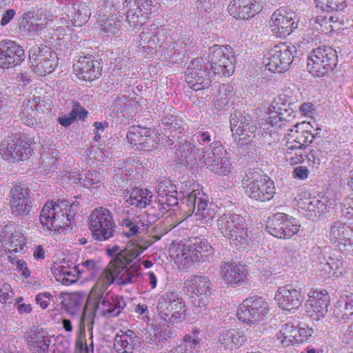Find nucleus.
Returning a JSON list of instances; mask_svg holds the SVG:
<instances>
[{
	"label": "nucleus",
	"mask_w": 353,
	"mask_h": 353,
	"mask_svg": "<svg viewBox=\"0 0 353 353\" xmlns=\"http://www.w3.org/2000/svg\"><path fill=\"white\" fill-rule=\"evenodd\" d=\"M117 261L118 259L114 260L110 265V268L113 271V274L106 272L101 275L91 291V294L95 300L94 314L106 318L118 316L126 305L122 296L106 292L107 288L114 282L119 285H126L137 281L134 280V273H131L122 268L119 270L115 269V263L118 264Z\"/></svg>",
	"instance_id": "nucleus-1"
},
{
	"label": "nucleus",
	"mask_w": 353,
	"mask_h": 353,
	"mask_svg": "<svg viewBox=\"0 0 353 353\" xmlns=\"http://www.w3.org/2000/svg\"><path fill=\"white\" fill-rule=\"evenodd\" d=\"M151 243L150 241L146 240L143 238H138L137 240L130 241L124 249L120 250V248L119 245H115L112 248H108L106 249L107 254L112 257V260L110 261L108 265L102 274H105L106 272H110V273H113V271L110 270V265L115 260L118 259L117 262H120L118 264L115 263V269L119 268H122V269L128 270V272L131 273H134V280L138 279L140 273L139 271L141 270V264L140 260H138L132 263L130 268L128 267V264H130L134 260L137 259L148 247L151 245Z\"/></svg>",
	"instance_id": "nucleus-2"
},
{
	"label": "nucleus",
	"mask_w": 353,
	"mask_h": 353,
	"mask_svg": "<svg viewBox=\"0 0 353 353\" xmlns=\"http://www.w3.org/2000/svg\"><path fill=\"white\" fill-rule=\"evenodd\" d=\"M79 203H70L67 200L48 201L43 207L40 213V221L50 230L57 231L71 225L72 213L77 212Z\"/></svg>",
	"instance_id": "nucleus-3"
},
{
	"label": "nucleus",
	"mask_w": 353,
	"mask_h": 353,
	"mask_svg": "<svg viewBox=\"0 0 353 353\" xmlns=\"http://www.w3.org/2000/svg\"><path fill=\"white\" fill-rule=\"evenodd\" d=\"M201 59L210 65L213 75L230 77L234 71L236 57L230 46L214 45L208 48Z\"/></svg>",
	"instance_id": "nucleus-4"
},
{
	"label": "nucleus",
	"mask_w": 353,
	"mask_h": 353,
	"mask_svg": "<svg viewBox=\"0 0 353 353\" xmlns=\"http://www.w3.org/2000/svg\"><path fill=\"white\" fill-rule=\"evenodd\" d=\"M219 230L234 246L248 245L249 236L245 219L240 214L225 213L217 220Z\"/></svg>",
	"instance_id": "nucleus-5"
},
{
	"label": "nucleus",
	"mask_w": 353,
	"mask_h": 353,
	"mask_svg": "<svg viewBox=\"0 0 353 353\" xmlns=\"http://www.w3.org/2000/svg\"><path fill=\"white\" fill-rule=\"evenodd\" d=\"M88 225L92 238L97 241H106L114 236L117 225L112 213L106 208L93 210L89 216Z\"/></svg>",
	"instance_id": "nucleus-6"
},
{
	"label": "nucleus",
	"mask_w": 353,
	"mask_h": 353,
	"mask_svg": "<svg viewBox=\"0 0 353 353\" xmlns=\"http://www.w3.org/2000/svg\"><path fill=\"white\" fill-rule=\"evenodd\" d=\"M338 56L329 46H321L313 49L307 57V69L316 77H324L332 72L336 65Z\"/></svg>",
	"instance_id": "nucleus-7"
},
{
	"label": "nucleus",
	"mask_w": 353,
	"mask_h": 353,
	"mask_svg": "<svg viewBox=\"0 0 353 353\" xmlns=\"http://www.w3.org/2000/svg\"><path fill=\"white\" fill-rule=\"evenodd\" d=\"M157 308L161 318L172 325L183 321L186 316L185 302L175 292H166L160 295Z\"/></svg>",
	"instance_id": "nucleus-8"
},
{
	"label": "nucleus",
	"mask_w": 353,
	"mask_h": 353,
	"mask_svg": "<svg viewBox=\"0 0 353 353\" xmlns=\"http://www.w3.org/2000/svg\"><path fill=\"white\" fill-rule=\"evenodd\" d=\"M185 192V194L183 193L181 195L182 205L181 208L191 214H194L205 223H209L214 218L215 212L210 208L208 195L199 190H193L190 192L189 190Z\"/></svg>",
	"instance_id": "nucleus-9"
},
{
	"label": "nucleus",
	"mask_w": 353,
	"mask_h": 353,
	"mask_svg": "<svg viewBox=\"0 0 353 353\" xmlns=\"http://www.w3.org/2000/svg\"><path fill=\"white\" fill-rule=\"evenodd\" d=\"M246 185V193L256 201L265 202L271 200L275 194L274 181L267 175L261 174L255 170H249L243 179Z\"/></svg>",
	"instance_id": "nucleus-10"
},
{
	"label": "nucleus",
	"mask_w": 353,
	"mask_h": 353,
	"mask_svg": "<svg viewBox=\"0 0 353 353\" xmlns=\"http://www.w3.org/2000/svg\"><path fill=\"white\" fill-rule=\"evenodd\" d=\"M213 283L203 276H193L184 283V291L190 296L194 307L205 308L209 305L212 294Z\"/></svg>",
	"instance_id": "nucleus-11"
},
{
	"label": "nucleus",
	"mask_w": 353,
	"mask_h": 353,
	"mask_svg": "<svg viewBox=\"0 0 353 353\" xmlns=\"http://www.w3.org/2000/svg\"><path fill=\"white\" fill-rule=\"evenodd\" d=\"M270 308L265 299L254 296L245 299L238 307L236 316L244 323L256 324L267 316Z\"/></svg>",
	"instance_id": "nucleus-12"
},
{
	"label": "nucleus",
	"mask_w": 353,
	"mask_h": 353,
	"mask_svg": "<svg viewBox=\"0 0 353 353\" xmlns=\"http://www.w3.org/2000/svg\"><path fill=\"white\" fill-rule=\"evenodd\" d=\"M296 48L286 43H281L271 49L263 63L265 68L273 72H283L288 70L293 62Z\"/></svg>",
	"instance_id": "nucleus-13"
},
{
	"label": "nucleus",
	"mask_w": 353,
	"mask_h": 353,
	"mask_svg": "<svg viewBox=\"0 0 353 353\" xmlns=\"http://www.w3.org/2000/svg\"><path fill=\"white\" fill-rule=\"evenodd\" d=\"M0 151L4 159L23 161L29 158L32 149L25 136L16 134L8 137L1 142Z\"/></svg>",
	"instance_id": "nucleus-14"
},
{
	"label": "nucleus",
	"mask_w": 353,
	"mask_h": 353,
	"mask_svg": "<svg viewBox=\"0 0 353 353\" xmlns=\"http://www.w3.org/2000/svg\"><path fill=\"white\" fill-rule=\"evenodd\" d=\"M230 123L234 140L238 145H247L252 141L257 127L249 116L234 111L230 115Z\"/></svg>",
	"instance_id": "nucleus-15"
},
{
	"label": "nucleus",
	"mask_w": 353,
	"mask_h": 353,
	"mask_svg": "<svg viewBox=\"0 0 353 353\" xmlns=\"http://www.w3.org/2000/svg\"><path fill=\"white\" fill-rule=\"evenodd\" d=\"M317 248L316 252L318 254L316 259H313V267L321 272L322 274L329 276H341L346 272L347 263L336 252H327L319 251Z\"/></svg>",
	"instance_id": "nucleus-16"
},
{
	"label": "nucleus",
	"mask_w": 353,
	"mask_h": 353,
	"mask_svg": "<svg viewBox=\"0 0 353 353\" xmlns=\"http://www.w3.org/2000/svg\"><path fill=\"white\" fill-rule=\"evenodd\" d=\"M265 228L269 234L276 238L290 239L299 232L300 225L293 216L276 213L268 218Z\"/></svg>",
	"instance_id": "nucleus-17"
},
{
	"label": "nucleus",
	"mask_w": 353,
	"mask_h": 353,
	"mask_svg": "<svg viewBox=\"0 0 353 353\" xmlns=\"http://www.w3.org/2000/svg\"><path fill=\"white\" fill-rule=\"evenodd\" d=\"M201 58L191 61L185 72V81L193 90L197 91L208 88L212 82L208 67Z\"/></svg>",
	"instance_id": "nucleus-18"
},
{
	"label": "nucleus",
	"mask_w": 353,
	"mask_h": 353,
	"mask_svg": "<svg viewBox=\"0 0 353 353\" xmlns=\"http://www.w3.org/2000/svg\"><path fill=\"white\" fill-rule=\"evenodd\" d=\"M327 237L341 252L353 254V228L335 221L330 224Z\"/></svg>",
	"instance_id": "nucleus-19"
},
{
	"label": "nucleus",
	"mask_w": 353,
	"mask_h": 353,
	"mask_svg": "<svg viewBox=\"0 0 353 353\" xmlns=\"http://www.w3.org/2000/svg\"><path fill=\"white\" fill-rule=\"evenodd\" d=\"M295 13L281 7L272 15L269 24L272 32L277 37L285 38L297 28Z\"/></svg>",
	"instance_id": "nucleus-20"
},
{
	"label": "nucleus",
	"mask_w": 353,
	"mask_h": 353,
	"mask_svg": "<svg viewBox=\"0 0 353 353\" xmlns=\"http://www.w3.org/2000/svg\"><path fill=\"white\" fill-rule=\"evenodd\" d=\"M22 46L16 41L4 39L0 41V68H14L25 59Z\"/></svg>",
	"instance_id": "nucleus-21"
},
{
	"label": "nucleus",
	"mask_w": 353,
	"mask_h": 353,
	"mask_svg": "<svg viewBox=\"0 0 353 353\" xmlns=\"http://www.w3.org/2000/svg\"><path fill=\"white\" fill-rule=\"evenodd\" d=\"M305 312L312 319L319 321L326 315L330 303V296L325 290H313L308 294Z\"/></svg>",
	"instance_id": "nucleus-22"
},
{
	"label": "nucleus",
	"mask_w": 353,
	"mask_h": 353,
	"mask_svg": "<svg viewBox=\"0 0 353 353\" xmlns=\"http://www.w3.org/2000/svg\"><path fill=\"white\" fill-rule=\"evenodd\" d=\"M185 192V190L178 192L170 181L159 182L157 185L159 206L162 207L165 212L168 210L169 208L178 205L179 201L181 202V195Z\"/></svg>",
	"instance_id": "nucleus-23"
},
{
	"label": "nucleus",
	"mask_w": 353,
	"mask_h": 353,
	"mask_svg": "<svg viewBox=\"0 0 353 353\" xmlns=\"http://www.w3.org/2000/svg\"><path fill=\"white\" fill-rule=\"evenodd\" d=\"M263 8L259 0H233L228 6V12L233 17L248 19Z\"/></svg>",
	"instance_id": "nucleus-24"
},
{
	"label": "nucleus",
	"mask_w": 353,
	"mask_h": 353,
	"mask_svg": "<svg viewBox=\"0 0 353 353\" xmlns=\"http://www.w3.org/2000/svg\"><path fill=\"white\" fill-rule=\"evenodd\" d=\"M223 281L232 288L245 283L248 270L245 265L236 263H224L221 267Z\"/></svg>",
	"instance_id": "nucleus-25"
},
{
	"label": "nucleus",
	"mask_w": 353,
	"mask_h": 353,
	"mask_svg": "<svg viewBox=\"0 0 353 353\" xmlns=\"http://www.w3.org/2000/svg\"><path fill=\"white\" fill-rule=\"evenodd\" d=\"M143 342V338L133 330H120L114 336V347L119 353H133L134 350L140 348Z\"/></svg>",
	"instance_id": "nucleus-26"
},
{
	"label": "nucleus",
	"mask_w": 353,
	"mask_h": 353,
	"mask_svg": "<svg viewBox=\"0 0 353 353\" xmlns=\"http://www.w3.org/2000/svg\"><path fill=\"white\" fill-rule=\"evenodd\" d=\"M73 69L79 79L92 81L100 75L101 64L92 56H84L73 65Z\"/></svg>",
	"instance_id": "nucleus-27"
},
{
	"label": "nucleus",
	"mask_w": 353,
	"mask_h": 353,
	"mask_svg": "<svg viewBox=\"0 0 353 353\" xmlns=\"http://www.w3.org/2000/svg\"><path fill=\"white\" fill-rule=\"evenodd\" d=\"M276 297L279 307L288 311L297 309L305 299L300 290L289 285L279 288Z\"/></svg>",
	"instance_id": "nucleus-28"
},
{
	"label": "nucleus",
	"mask_w": 353,
	"mask_h": 353,
	"mask_svg": "<svg viewBox=\"0 0 353 353\" xmlns=\"http://www.w3.org/2000/svg\"><path fill=\"white\" fill-rule=\"evenodd\" d=\"M246 341L245 336L237 329L227 330L219 335L218 348L222 353H230L242 345Z\"/></svg>",
	"instance_id": "nucleus-29"
},
{
	"label": "nucleus",
	"mask_w": 353,
	"mask_h": 353,
	"mask_svg": "<svg viewBox=\"0 0 353 353\" xmlns=\"http://www.w3.org/2000/svg\"><path fill=\"white\" fill-rule=\"evenodd\" d=\"M332 320L336 324L350 323L353 320V294H347L336 302Z\"/></svg>",
	"instance_id": "nucleus-30"
},
{
	"label": "nucleus",
	"mask_w": 353,
	"mask_h": 353,
	"mask_svg": "<svg viewBox=\"0 0 353 353\" xmlns=\"http://www.w3.org/2000/svg\"><path fill=\"white\" fill-rule=\"evenodd\" d=\"M123 194L126 203L140 209L150 205L152 197V192L150 190L137 187L132 188L130 190L128 188L125 190Z\"/></svg>",
	"instance_id": "nucleus-31"
},
{
	"label": "nucleus",
	"mask_w": 353,
	"mask_h": 353,
	"mask_svg": "<svg viewBox=\"0 0 353 353\" xmlns=\"http://www.w3.org/2000/svg\"><path fill=\"white\" fill-rule=\"evenodd\" d=\"M163 108L161 116V125L165 130L181 132L184 130L183 121L175 114L174 108L170 105L162 103L161 108Z\"/></svg>",
	"instance_id": "nucleus-32"
},
{
	"label": "nucleus",
	"mask_w": 353,
	"mask_h": 353,
	"mask_svg": "<svg viewBox=\"0 0 353 353\" xmlns=\"http://www.w3.org/2000/svg\"><path fill=\"white\" fill-rule=\"evenodd\" d=\"M228 154L226 150L219 141H212L208 147H204L198 157L207 168L215 163V160H219L224 155Z\"/></svg>",
	"instance_id": "nucleus-33"
},
{
	"label": "nucleus",
	"mask_w": 353,
	"mask_h": 353,
	"mask_svg": "<svg viewBox=\"0 0 353 353\" xmlns=\"http://www.w3.org/2000/svg\"><path fill=\"white\" fill-rule=\"evenodd\" d=\"M161 33H163V29L154 24L145 28L140 34V42L141 45L148 44V46H143V48L153 50L158 43H163L164 39L163 35Z\"/></svg>",
	"instance_id": "nucleus-34"
},
{
	"label": "nucleus",
	"mask_w": 353,
	"mask_h": 353,
	"mask_svg": "<svg viewBox=\"0 0 353 353\" xmlns=\"http://www.w3.org/2000/svg\"><path fill=\"white\" fill-rule=\"evenodd\" d=\"M52 271L57 281L65 285L76 283L80 276V270L77 265H59Z\"/></svg>",
	"instance_id": "nucleus-35"
},
{
	"label": "nucleus",
	"mask_w": 353,
	"mask_h": 353,
	"mask_svg": "<svg viewBox=\"0 0 353 353\" xmlns=\"http://www.w3.org/2000/svg\"><path fill=\"white\" fill-rule=\"evenodd\" d=\"M196 147L190 141H185L178 145L176 151V161L187 167L193 165L196 161Z\"/></svg>",
	"instance_id": "nucleus-36"
},
{
	"label": "nucleus",
	"mask_w": 353,
	"mask_h": 353,
	"mask_svg": "<svg viewBox=\"0 0 353 353\" xmlns=\"http://www.w3.org/2000/svg\"><path fill=\"white\" fill-rule=\"evenodd\" d=\"M29 345L33 353H48L51 340L42 331H36L30 336Z\"/></svg>",
	"instance_id": "nucleus-37"
},
{
	"label": "nucleus",
	"mask_w": 353,
	"mask_h": 353,
	"mask_svg": "<svg viewBox=\"0 0 353 353\" xmlns=\"http://www.w3.org/2000/svg\"><path fill=\"white\" fill-rule=\"evenodd\" d=\"M121 225L128 229L127 232H123V235L128 239L137 235L141 230L144 231L147 230V223H145L142 219V216L139 214L133 219H121Z\"/></svg>",
	"instance_id": "nucleus-38"
},
{
	"label": "nucleus",
	"mask_w": 353,
	"mask_h": 353,
	"mask_svg": "<svg viewBox=\"0 0 353 353\" xmlns=\"http://www.w3.org/2000/svg\"><path fill=\"white\" fill-rule=\"evenodd\" d=\"M306 205L310 216H316L326 213L330 208L331 202L327 197L318 196L310 199Z\"/></svg>",
	"instance_id": "nucleus-39"
},
{
	"label": "nucleus",
	"mask_w": 353,
	"mask_h": 353,
	"mask_svg": "<svg viewBox=\"0 0 353 353\" xmlns=\"http://www.w3.org/2000/svg\"><path fill=\"white\" fill-rule=\"evenodd\" d=\"M83 297L78 294H66L61 301L65 311L71 316L81 314Z\"/></svg>",
	"instance_id": "nucleus-40"
},
{
	"label": "nucleus",
	"mask_w": 353,
	"mask_h": 353,
	"mask_svg": "<svg viewBox=\"0 0 353 353\" xmlns=\"http://www.w3.org/2000/svg\"><path fill=\"white\" fill-rule=\"evenodd\" d=\"M200 341L195 333L193 336L185 335L183 342L170 350L168 353H199Z\"/></svg>",
	"instance_id": "nucleus-41"
},
{
	"label": "nucleus",
	"mask_w": 353,
	"mask_h": 353,
	"mask_svg": "<svg viewBox=\"0 0 353 353\" xmlns=\"http://www.w3.org/2000/svg\"><path fill=\"white\" fill-rule=\"evenodd\" d=\"M88 111L78 102L74 103L72 110L68 114L59 117L57 119L59 123L63 127H68L77 119L84 120L87 117Z\"/></svg>",
	"instance_id": "nucleus-42"
},
{
	"label": "nucleus",
	"mask_w": 353,
	"mask_h": 353,
	"mask_svg": "<svg viewBox=\"0 0 353 353\" xmlns=\"http://www.w3.org/2000/svg\"><path fill=\"white\" fill-rule=\"evenodd\" d=\"M298 332L297 326L288 321L282 325L277 335V339L283 346L294 345L296 343V336Z\"/></svg>",
	"instance_id": "nucleus-43"
},
{
	"label": "nucleus",
	"mask_w": 353,
	"mask_h": 353,
	"mask_svg": "<svg viewBox=\"0 0 353 353\" xmlns=\"http://www.w3.org/2000/svg\"><path fill=\"white\" fill-rule=\"evenodd\" d=\"M234 96V88L231 85L221 84L214 101V107L219 110L225 109L232 101Z\"/></svg>",
	"instance_id": "nucleus-44"
},
{
	"label": "nucleus",
	"mask_w": 353,
	"mask_h": 353,
	"mask_svg": "<svg viewBox=\"0 0 353 353\" xmlns=\"http://www.w3.org/2000/svg\"><path fill=\"white\" fill-rule=\"evenodd\" d=\"M300 125L303 127L305 124L301 123L294 125L292 129L289 130L292 134L289 133L288 135L291 138H294V141L296 143L300 144L305 148L313 142L314 137L307 129H303L301 132H299Z\"/></svg>",
	"instance_id": "nucleus-45"
},
{
	"label": "nucleus",
	"mask_w": 353,
	"mask_h": 353,
	"mask_svg": "<svg viewBox=\"0 0 353 353\" xmlns=\"http://www.w3.org/2000/svg\"><path fill=\"white\" fill-rule=\"evenodd\" d=\"M350 178L349 185L353 190V170L350 172ZM336 199L339 200L342 216L347 219H353V192L341 198L336 196Z\"/></svg>",
	"instance_id": "nucleus-46"
},
{
	"label": "nucleus",
	"mask_w": 353,
	"mask_h": 353,
	"mask_svg": "<svg viewBox=\"0 0 353 353\" xmlns=\"http://www.w3.org/2000/svg\"><path fill=\"white\" fill-rule=\"evenodd\" d=\"M194 137L200 145L205 147L208 144L210 145L212 141H217L213 128L204 125H201L196 129Z\"/></svg>",
	"instance_id": "nucleus-47"
},
{
	"label": "nucleus",
	"mask_w": 353,
	"mask_h": 353,
	"mask_svg": "<svg viewBox=\"0 0 353 353\" xmlns=\"http://www.w3.org/2000/svg\"><path fill=\"white\" fill-rule=\"evenodd\" d=\"M193 239L190 240L188 243L183 245L181 250V256L182 260L184 261V265L190 266L194 263H201V256H199L196 252V248L193 245Z\"/></svg>",
	"instance_id": "nucleus-48"
},
{
	"label": "nucleus",
	"mask_w": 353,
	"mask_h": 353,
	"mask_svg": "<svg viewBox=\"0 0 353 353\" xmlns=\"http://www.w3.org/2000/svg\"><path fill=\"white\" fill-rule=\"evenodd\" d=\"M281 100V99L280 97L275 99L272 105L269 108L267 120L272 126H274L283 119L284 115L282 110H284L285 112L287 110L286 108H283L281 106H285V103L282 102L280 103Z\"/></svg>",
	"instance_id": "nucleus-49"
},
{
	"label": "nucleus",
	"mask_w": 353,
	"mask_h": 353,
	"mask_svg": "<svg viewBox=\"0 0 353 353\" xmlns=\"http://www.w3.org/2000/svg\"><path fill=\"white\" fill-rule=\"evenodd\" d=\"M316 7L323 12L334 13L346 7V0H314Z\"/></svg>",
	"instance_id": "nucleus-50"
},
{
	"label": "nucleus",
	"mask_w": 353,
	"mask_h": 353,
	"mask_svg": "<svg viewBox=\"0 0 353 353\" xmlns=\"http://www.w3.org/2000/svg\"><path fill=\"white\" fill-rule=\"evenodd\" d=\"M123 8L128 10L125 14L126 21L130 26L137 28L142 26L145 23L147 16L139 10L138 8L134 5L128 7H125L123 5Z\"/></svg>",
	"instance_id": "nucleus-51"
},
{
	"label": "nucleus",
	"mask_w": 353,
	"mask_h": 353,
	"mask_svg": "<svg viewBox=\"0 0 353 353\" xmlns=\"http://www.w3.org/2000/svg\"><path fill=\"white\" fill-rule=\"evenodd\" d=\"M122 22L118 19L115 14H112L108 19L102 21L101 24V32L103 36L110 37L119 33Z\"/></svg>",
	"instance_id": "nucleus-52"
},
{
	"label": "nucleus",
	"mask_w": 353,
	"mask_h": 353,
	"mask_svg": "<svg viewBox=\"0 0 353 353\" xmlns=\"http://www.w3.org/2000/svg\"><path fill=\"white\" fill-rule=\"evenodd\" d=\"M164 210L162 207L159 206V202H155L154 204L150 205L143 214H139L142 216V219L147 223V228L154 223L165 214Z\"/></svg>",
	"instance_id": "nucleus-53"
},
{
	"label": "nucleus",
	"mask_w": 353,
	"mask_h": 353,
	"mask_svg": "<svg viewBox=\"0 0 353 353\" xmlns=\"http://www.w3.org/2000/svg\"><path fill=\"white\" fill-rule=\"evenodd\" d=\"M77 267H78L80 270V276L83 274H87L88 278L91 279L99 275V279L104 271V270H102L92 259L86 260L81 264L77 265Z\"/></svg>",
	"instance_id": "nucleus-54"
},
{
	"label": "nucleus",
	"mask_w": 353,
	"mask_h": 353,
	"mask_svg": "<svg viewBox=\"0 0 353 353\" xmlns=\"http://www.w3.org/2000/svg\"><path fill=\"white\" fill-rule=\"evenodd\" d=\"M193 245L196 248V253L201 256V262L209 261L214 254V249L206 239H201L199 238L193 239Z\"/></svg>",
	"instance_id": "nucleus-55"
},
{
	"label": "nucleus",
	"mask_w": 353,
	"mask_h": 353,
	"mask_svg": "<svg viewBox=\"0 0 353 353\" xmlns=\"http://www.w3.org/2000/svg\"><path fill=\"white\" fill-rule=\"evenodd\" d=\"M90 15L91 10L88 6L85 3H80L74 12L72 23L74 26L81 27L88 21Z\"/></svg>",
	"instance_id": "nucleus-56"
},
{
	"label": "nucleus",
	"mask_w": 353,
	"mask_h": 353,
	"mask_svg": "<svg viewBox=\"0 0 353 353\" xmlns=\"http://www.w3.org/2000/svg\"><path fill=\"white\" fill-rule=\"evenodd\" d=\"M31 200H23L22 199L11 198L10 208L12 213L15 216H24L28 215L32 208Z\"/></svg>",
	"instance_id": "nucleus-57"
},
{
	"label": "nucleus",
	"mask_w": 353,
	"mask_h": 353,
	"mask_svg": "<svg viewBox=\"0 0 353 353\" xmlns=\"http://www.w3.org/2000/svg\"><path fill=\"white\" fill-rule=\"evenodd\" d=\"M57 54L52 52L46 59H43V61L38 63V64L33 68L41 75H45L46 74L51 73L54 70V67L57 65Z\"/></svg>",
	"instance_id": "nucleus-58"
},
{
	"label": "nucleus",
	"mask_w": 353,
	"mask_h": 353,
	"mask_svg": "<svg viewBox=\"0 0 353 353\" xmlns=\"http://www.w3.org/2000/svg\"><path fill=\"white\" fill-rule=\"evenodd\" d=\"M150 133V128H143L140 125H132L129 128L127 134V139L130 145L133 147L137 145L139 139L141 137L142 134H147Z\"/></svg>",
	"instance_id": "nucleus-59"
},
{
	"label": "nucleus",
	"mask_w": 353,
	"mask_h": 353,
	"mask_svg": "<svg viewBox=\"0 0 353 353\" xmlns=\"http://www.w3.org/2000/svg\"><path fill=\"white\" fill-rule=\"evenodd\" d=\"M231 165L229 157L225 154L219 159V163H214L208 169L215 174L225 176L230 172Z\"/></svg>",
	"instance_id": "nucleus-60"
},
{
	"label": "nucleus",
	"mask_w": 353,
	"mask_h": 353,
	"mask_svg": "<svg viewBox=\"0 0 353 353\" xmlns=\"http://www.w3.org/2000/svg\"><path fill=\"white\" fill-rule=\"evenodd\" d=\"M192 41L189 38L178 39L170 46L171 47L170 57H173L176 53L184 57L185 52L188 49L192 47Z\"/></svg>",
	"instance_id": "nucleus-61"
},
{
	"label": "nucleus",
	"mask_w": 353,
	"mask_h": 353,
	"mask_svg": "<svg viewBox=\"0 0 353 353\" xmlns=\"http://www.w3.org/2000/svg\"><path fill=\"white\" fill-rule=\"evenodd\" d=\"M11 198L22 199L23 200H31L30 190L24 183H14L10 190Z\"/></svg>",
	"instance_id": "nucleus-62"
},
{
	"label": "nucleus",
	"mask_w": 353,
	"mask_h": 353,
	"mask_svg": "<svg viewBox=\"0 0 353 353\" xmlns=\"http://www.w3.org/2000/svg\"><path fill=\"white\" fill-rule=\"evenodd\" d=\"M57 152L46 154L42 157L41 166L48 173L54 172L58 165Z\"/></svg>",
	"instance_id": "nucleus-63"
},
{
	"label": "nucleus",
	"mask_w": 353,
	"mask_h": 353,
	"mask_svg": "<svg viewBox=\"0 0 353 353\" xmlns=\"http://www.w3.org/2000/svg\"><path fill=\"white\" fill-rule=\"evenodd\" d=\"M81 186L85 188H91L94 184L100 181V174L97 171H87L81 174Z\"/></svg>",
	"instance_id": "nucleus-64"
}]
</instances>
